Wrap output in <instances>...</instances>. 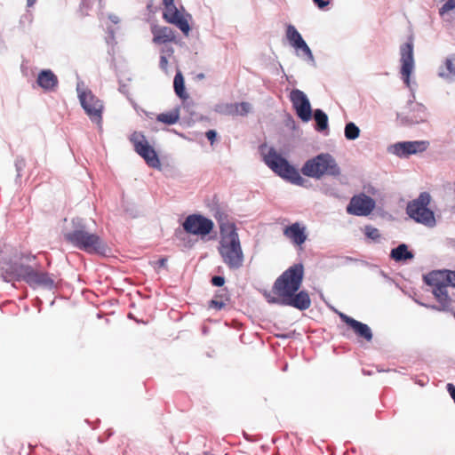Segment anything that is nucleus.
I'll use <instances>...</instances> for the list:
<instances>
[{
	"label": "nucleus",
	"instance_id": "nucleus-10",
	"mask_svg": "<svg viewBox=\"0 0 455 455\" xmlns=\"http://www.w3.org/2000/svg\"><path fill=\"white\" fill-rule=\"evenodd\" d=\"M285 36L290 45L294 48L296 55L312 67H315L316 62L311 49L293 25L288 24L286 26Z\"/></svg>",
	"mask_w": 455,
	"mask_h": 455
},
{
	"label": "nucleus",
	"instance_id": "nucleus-51",
	"mask_svg": "<svg viewBox=\"0 0 455 455\" xmlns=\"http://www.w3.org/2000/svg\"><path fill=\"white\" fill-rule=\"evenodd\" d=\"M197 77H198L199 79H202V78H204V75L201 73V74L197 75Z\"/></svg>",
	"mask_w": 455,
	"mask_h": 455
},
{
	"label": "nucleus",
	"instance_id": "nucleus-9",
	"mask_svg": "<svg viewBox=\"0 0 455 455\" xmlns=\"http://www.w3.org/2000/svg\"><path fill=\"white\" fill-rule=\"evenodd\" d=\"M76 92L81 107L85 114L92 122L100 124L104 109L103 102L91 90L84 87L83 81L77 82Z\"/></svg>",
	"mask_w": 455,
	"mask_h": 455
},
{
	"label": "nucleus",
	"instance_id": "nucleus-34",
	"mask_svg": "<svg viewBox=\"0 0 455 455\" xmlns=\"http://www.w3.org/2000/svg\"><path fill=\"white\" fill-rule=\"evenodd\" d=\"M226 306L224 299H212L209 301V307L215 308L217 310L222 309Z\"/></svg>",
	"mask_w": 455,
	"mask_h": 455
},
{
	"label": "nucleus",
	"instance_id": "nucleus-33",
	"mask_svg": "<svg viewBox=\"0 0 455 455\" xmlns=\"http://www.w3.org/2000/svg\"><path fill=\"white\" fill-rule=\"evenodd\" d=\"M455 9V0H448L439 10L440 15Z\"/></svg>",
	"mask_w": 455,
	"mask_h": 455
},
{
	"label": "nucleus",
	"instance_id": "nucleus-39",
	"mask_svg": "<svg viewBox=\"0 0 455 455\" xmlns=\"http://www.w3.org/2000/svg\"><path fill=\"white\" fill-rule=\"evenodd\" d=\"M168 66V60L166 55L160 56L159 67L162 70L166 71Z\"/></svg>",
	"mask_w": 455,
	"mask_h": 455
},
{
	"label": "nucleus",
	"instance_id": "nucleus-18",
	"mask_svg": "<svg viewBox=\"0 0 455 455\" xmlns=\"http://www.w3.org/2000/svg\"><path fill=\"white\" fill-rule=\"evenodd\" d=\"M339 316L341 321L348 325L358 337L364 339L366 341H371L372 339V331L366 323L359 322L341 312L339 313Z\"/></svg>",
	"mask_w": 455,
	"mask_h": 455
},
{
	"label": "nucleus",
	"instance_id": "nucleus-45",
	"mask_svg": "<svg viewBox=\"0 0 455 455\" xmlns=\"http://www.w3.org/2000/svg\"><path fill=\"white\" fill-rule=\"evenodd\" d=\"M447 245L451 248H453L455 250V239L450 238L446 242Z\"/></svg>",
	"mask_w": 455,
	"mask_h": 455
},
{
	"label": "nucleus",
	"instance_id": "nucleus-37",
	"mask_svg": "<svg viewBox=\"0 0 455 455\" xmlns=\"http://www.w3.org/2000/svg\"><path fill=\"white\" fill-rule=\"evenodd\" d=\"M215 218L219 222V225L221 224H234L233 222H229L228 220H226V215L223 212H217L215 213Z\"/></svg>",
	"mask_w": 455,
	"mask_h": 455
},
{
	"label": "nucleus",
	"instance_id": "nucleus-38",
	"mask_svg": "<svg viewBox=\"0 0 455 455\" xmlns=\"http://www.w3.org/2000/svg\"><path fill=\"white\" fill-rule=\"evenodd\" d=\"M205 136L210 143L212 145L217 139V132L215 130H209L205 132Z\"/></svg>",
	"mask_w": 455,
	"mask_h": 455
},
{
	"label": "nucleus",
	"instance_id": "nucleus-41",
	"mask_svg": "<svg viewBox=\"0 0 455 455\" xmlns=\"http://www.w3.org/2000/svg\"><path fill=\"white\" fill-rule=\"evenodd\" d=\"M162 55L172 56L174 52V50L172 46H164L161 49Z\"/></svg>",
	"mask_w": 455,
	"mask_h": 455
},
{
	"label": "nucleus",
	"instance_id": "nucleus-59",
	"mask_svg": "<svg viewBox=\"0 0 455 455\" xmlns=\"http://www.w3.org/2000/svg\"><path fill=\"white\" fill-rule=\"evenodd\" d=\"M179 234H182L181 232H176V235L178 236Z\"/></svg>",
	"mask_w": 455,
	"mask_h": 455
},
{
	"label": "nucleus",
	"instance_id": "nucleus-24",
	"mask_svg": "<svg viewBox=\"0 0 455 455\" xmlns=\"http://www.w3.org/2000/svg\"><path fill=\"white\" fill-rule=\"evenodd\" d=\"M173 88L176 95L181 100H187L188 94L186 92L184 77L180 71H178L173 79Z\"/></svg>",
	"mask_w": 455,
	"mask_h": 455
},
{
	"label": "nucleus",
	"instance_id": "nucleus-57",
	"mask_svg": "<svg viewBox=\"0 0 455 455\" xmlns=\"http://www.w3.org/2000/svg\"><path fill=\"white\" fill-rule=\"evenodd\" d=\"M187 16L191 19V14L187 13Z\"/></svg>",
	"mask_w": 455,
	"mask_h": 455
},
{
	"label": "nucleus",
	"instance_id": "nucleus-52",
	"mask_svg": "<svg viewBox=\"0 0 455 455\" xmlns=\"http://www.w3.org/2000/svg\"><path fill=\"white\" fill-rule=\"evenodd\" d=\"M203 455H212V454L210 453L209 451H204Z\"/></svg>",
	"mask_w": 455,
	"mask_h": 455
},
{
	"label": "nucleus",
	"instance_id": "nucleus-12",
	"mask_svg": "<svg viewBox=\"0 0 455 455\" xmlns=\"http://www.w3.org/2000/svg\"><path fill=\"white\" fill-rule=\"evenodd\" d=\"M182 228L188 234L205 236L212 232L214 223L211 219L202 214L193 213L186 217Z\"/></svg>",
	"mask_w": 455,
	"mask_h": 455
},
{
	"label": "nucleus",
	"instance_id": "nucleus-13",
	"mask_svg": "<svg viewBox=\"0 0 455 455\" xmlns=\"http://www.w3.org/2000/svg\"><path fill=\"white\" fill-rule=\"evenodd\" d=\"M429 147L427 140L400 141L390 145L387 151L400 158L424 152Z\"/></svg>",
	"mask_w": 455,
	"mask_h": 455
},
{
	"label": "nucleus",
	"instance_id": "nucleus-50",
	"mask_svg": "<svg viewBox=\"0 0 455 455\" xmlns=\"http://www.w3.org/2000/svg\"><path fill=\"white\" fill-rule=\"evenodd\" d=\"M172 2H174V0H163V3L171 4Z\"/></svg>",
	"mask_w": 455,
	"mask_h": 455
},
{
	"label": "nucleus",
	"instance_id": "nucleus-26",
	"mask_svg": "<svg viewBox=\"0 0 455 455\" xmlns=\"http://www.w3.org/2000/svg\"><path fill=\"white\" fill-rule=\"evenodd\" d=\"M180 119V108H175L172 110L157 115L156 120L163 124L172 125L176 124Z\"/></svg>",
	"mask_w": 455,
	"mask_h": 455
},
{
	"label": "nucleus",
	"instance_id": "nucleus-30",
	"mask_svg": "<svg viewBox=\"0 0 455 455\" xmlns=\"http://www.w3.org/2000/svg\"><path fill=\"white\" fill-rule=\"evenodd\" d=\"M14 166L17 172L16 180L21 178V172L26 167V160L22 156H17L14 160Z\"/></svg>",
	"mask_w": 455,
	"mask_h": 455
},
{
	"label": "nucleus",
	"instance_id": "nucleus-23",
	"mask_svg": "<svg viewBox=\"0 0 455 455\" xmlns=\"http://www.w3.org/2000/svg\"><path fill=\"white\" fill-rule=\"evenodd\" d=\"M312 116L315 122V130L317 132H323L328 129V116L327 114L320 108H316L313 111Z\"/></svg>",
	"mask_w": 455,
	"mask_h": 455
},
{
	"label": "nucleus",
	"instance_id": "nucleus-5",
	"mask_svg": "<svg viewBox=\"0 0 455 455\" xmlns=\"http://www.w3.org/2000/svg\"><path fill=\"white\" fill-rule=\"evenodd\" d=\"M12 272L18 281H24L34 290L42 288L47 291H54L58 288L52 274L39 270L31 265L14 264L12 267Z\"/></svg>",
	"mask_w": 455,
	"mask_h": 455
},
{
	"label": "nucleus",
	"instance_id": "nucleus-14",
	"mask_svg": "<svg viewBox=\"0 0 455 455\" xmlns=\"http://www.w3.org/2000/svg\"><path fill=\"white\" fill-rule=\"evenodd\" d=\"M290 100L297 116L302 122L307 123L311 120L313 110L311 103L304 92L299 89H293L290 92Z\"/></svg>",
	"mask_w": 455,
	"mask_h": 455
},
{
	"label": "nucleus",
	"instance_id": "nucleus-1",
	"mask_svg": "<svg viewBox=\"0 0 455 455\" xmlns=\"http://www.w3.org/2000/svg\"><path fill=\"white\" fill-rule=\"evenodd\" d=\"M304 277V267L301 263L288 267L275 281L272 291L277 295L273 297L265 294L269 304L292 307L300 311L307 310L311 306V299L307 291H299Z\"/></svg>",
	"mask_w": 455,
	"mask_h": 455
},
{
	"label": "nucleus",
	"instance_id": "nucleus-15",
	"mask_svg": "<svg viewBox=\"0 0 455 455\" xmlns=\"http://www.w3.org/2000/svg\"><path fill=\"white\" fill-rule=\"evenodd\" d=\"M376 203L371 196L361 193L354 196L348 204L347 205L346 211L348 214L354 216H368L375 208Z\"/></svg>",
	"mask_w": 455,
	"mask_h": 455
},
{
	"label": "nucleus",
	"instance_id": "nucleus-28",
	"mask_svg": "<svg viewBox=\"0 0 455 455\" xmlns=\"http://www.w3.org/2000/svg\"><path fill=\"white\" fill-rule=\"evenodd\" d=\"M435 272H439L441 280L455 288V271L443 269V270H434Z\"/></svg>",
	"mask_w": 455,
	"mask_h": 455
},
{
	"label": "nucleus",
	"instance_id": "nucleus-4",
	"mask_svg": "<svg viewBox=\"0 0 455 455\" xmlns=\"http://www.w3.org/2000/svg\"><path fill=\"white\" fill-rule=\"evenodd\" d=\"M223 262L230 269L243 266L244 256L235 224L220 225V241L218 248Z\"/></svg>",
	"mask_w": 455,
	"mask_h": 455
},
{
	"label": "nucleus",
	"instance_id": "nucleus-6",
	"mask_svg": "<svg viewBox=\"0 0 455 455\" xmlns=\"http://www.w3.org/2000/svg\"><path fill=\"white\" fill-rule=\"evenodd\" d=\"M265 164L279 177L290 183L300 187H307L308 180L304 179L299 171L289 161L282 156L274 148H270L264 156Z\"/></svg>",
	"mask_w": 455,
	"mask_h": 455
},
{
	"label": "nucleus",
	"instance_id": "nucleus-25",
	"mask_svg": "<svg viewBox=\"0 0 455 455\" xmlns=\"http://www.w3.org/2000/svg\"><path fill=\"white\" fill-rule=\"evenodd\" d=\"M450 75H455V54L448 56L444 60V67H440L438 76L447 78Z\"/></svg>",
	"mask_w": 455,
	"mask_h": 455
},
{
	"label": "nucleus",
	"instance_id": "nucleus-58",
	"mask_svg": "<svg viewBox=\"0 0 455 455\" xmlns=\"http://www.w3.org/2000/svg\"><path fill=\"white\" fill-rule=\"evenodd\" d=\"M363 265H368L366 261H362Z\"/></svg>",
	"mask_w": 455,
	"mask_h": 455
},
{
	"label": "nucleus",
	"instance_id": "nucleus-8",
	"mask_svg": "<svg viewBox=\"0 0 455 455\" xmlns=\"http://www.w3.org/2000/svg\"><path fill=\"white\" fill-rule=\"evenodd\" d=\"M431 196L428 192H421L419 196L410 201L406 206L407 215L416 223L433 228L436 226L435 212L428 207Z\"/></svg>",
	"mask_w": 455,
	"mask_h": 455
},
{
	"label": "nucleus",
	"instance_id": "nucleus-48",
	"mask_svg": "<svg viewBox=\"0 0 455 455\" xmlns=\"http://www.w3.org/2000/svg\"><path fill=\"white\" fill-rule=\"evenodd\" d=\"M285 77H286L287 81H288L290 84H293V83H294V81H292V80H291V79H292V76H285Z\"/></svg>",
	"mask_w": 455,
	"mask_h": 455
},
{
	"label": "nucleus",
	"instance_id": "nucleus-49",
	"mask_svg": "<svg viewBox=\"0 0 455 455\" xmlns=\"http://www.w3.org/2000/svg\"><path fill=\"white\" fill-rule=\"evenodd\" d=\"M347 261H356L357 259H353L351 257H347Z\"/></svg>",
	"mask_w": 455,
	"mask_h": 455
},
{
	"label": "nucleus",
	"instance_id": "nucleus-7",
	"mask_svg": "<svg viewBox=\"0 0 455 455\" xmlns=\"http://www.w3.org/2000/svg\"><path fill=\"white\" fill-rule=\"evenodd\" d=\"M300 171L303 175L315 180H320L324 175L338 177L340 174L339 164L329 153H321L307 160Z\"/></svg>",
	"mask_w": 455,
	"mask_h": 455
},
{
	"label": "nucleus",
	"instance_id": "nucleus-40",
	"mask_svg": "<svg viewBox=\"0 0 455 455\" xmlns=\"http://www.w3.org/2000/svg\"><path fill=\"white\" fill-rule=\"evenodd\" d=\"M313 2L319 9H323L330 4L329 0H313Z\"/></svg>",
	"mask_w": 455,
	"mask_h": 455
},
{
	"label": "nucleus",
	"instance_id": "nucleus-36",
	"mask_svg": "<svg viewBox=\"0 0 455 455\" xmlns=\"http://www.w3.org/2000/svg\"><path fill=\"white\" fill-rule=\"evenodd\" d=\"M211 283L216 287H221L225 283V278L222 275H214L212 277Z\"/></svg>",
	"mask_w": 455,
	"mask_h": 455
},
{
	"label": "nucleus",
	"instance_id": "nucleus-27",
	"mask_svg": "<svg viewBox=\"0 0 455 455\" xmlns=\"http://www.w3.org/2000/svg\"><path fill=\"white\" fill-rule=\"evenodd\" d=\"M345 138L348 140H355L360 136L359 127L353 122H348L344 129Z\"/></svg>",
	"mask_w": 455,
	"mask_h": 455
},
{
	"label": "nucleus",
	"instance_id": "nucleus-35",
	"mask_svg": "<svg viewBox=\"0 0 455 455\" xmlns=\"http://www.w3.org/2000/svg\"><path fill=\"white\" fill-rule=\"evenodd\" d=\"M107 33H108L107 43L108 44H116V30L113 28L108 27L107 28Z\"/></svg>",
	"mask_w": 455,
	"mask_h": 455
},
{
	"label": "nucleus",
	"instance_id": "nucleus-3",
	"mask_svg": "<svg viewBox=\"0 0 455 455\" xmlns=\"http://www.w3.org/2000/svg\"><path fill=\"white\" fill-rule=\"evenodd\" d=\"M63 237L67 243L76 249L90 254H105L106 243L95 233L88 229L86 220L73 218L63 230Z\"/></svg>",
	"mask_w": 455,
	"mask_h": 455
},
{
	"label": "nucleus",
	"instance_id": "nucleus-55",
	"mask_svg": "<svg viewBox=\"0 0 455 455\" xmlns=\"http://www.w3.org/2000/svg\"><path fill=\"white\" fill-rule=\"evenodd\" d=\"M381 275H382L383 276H385V277L387 276V275H386V274H385L383 271H381Z\"/></svg>",
	"mask_w": 455,
	"mask_h": 455
},
{
	"label": "nucleus",
	"instance_id": "nucleus-2",
	"mask_svg": "<svg viewBox=\"0 0 455 455\" xmlns=\"http://www.w3.org/2000/svg\"><path fill=\"white\" fill-rule=\"evenodd\" d=\"M413 41V36H408L407 41L401 44L399 49L401 77L405 85L411 91L412 99L409 100L407 103L409 111L406 114L398 113L397 119H399L403 124L407 126L426 123L428 118L427 108L422 103L413 101L415 95L411 86V76L415 68Z\"/></svg>",
	"mask_w": 455,
	"mask_h": 455
},
{
	"label": "nucleus",
	"instance_id": "nucleus-21",
	"mask_svg": "<svg viewBox=\"0 0 455 455\" xmlns=\"http://www.w3.org/2000/svg\"><path fill=\"white\" fill-rule=\"evenodd\" d=\"M153 43L156 44H165L175 41V32L169 27H153L152 28Z\"/></svg>",
	"mask_w": 455,
	"mask_h": 455
},
{
	"label": "nucleus",
	"instance_id": "nucleus-47",
	"mask_svg": "<svg viewBox=\"0 0 455 455\" xmlns=\"http://www.w3.org/2000/svg\"><path fill=\"white\" fill-rule=\"evenodd\" d=\"M36 0H27V6L31 7L36 4Z\"/></svg>",
	"mask_w": 455,
	"mask_h": 455
},
{
	"label": "nucleus",
	"instance_id": "nucleus-22",
	"mask_svg": "<svg viewBox=\"0 0 455 455\" xmlns=\"http://www.w3.org/2000/svg\"><path fill=\"white\" fill-rule=\"evenodd\" d=\"M414 254L409 251L406 243H400L390 251V258L396 262L406 261L413 259Z\"/></svg>",
	"mask_w": 455,
	"mask_h": 455
},
{
	"label": "nucleus",
	"instance_id": "nucleus-17",
	"mask_svg": "<svg viewBox=\"0 0 455 455\" xmlns=\"http://www.w3.org/2000/svg\"><path fill=\"white\" fill-rule=\"evenodd\" d=\"M164 5V12L163 18L170 24L175 25L185 36H188L191 28L188 20L182 15L174 2L171 4L163 3Z\"/></svg>",
	"mask_w": 455,
	"mask_h": 455
},
{
	"label": "nucleus",
	"instance_id": "nucleus-44",
	"mask_svg": "<svg viewBox=\"0 0 455 455\" xmlns=\"http://www.w3.org/2000/svg\"><path fill=\"white\" fill-rule=\"evenodd\" d=\"M108 18L113 24H118L120 22V18L114 13H109Z\"/></svg>",
	"mask_w": 455,
	"mask_h": 455
},
{
	"label": "nucleus",
	"instance_id": "nucleus-56",
	"mask_svg": "<svg viewBox=\"0 0 455 455\" xmlns=\"http://www.w3.org/2000/svg\"><path fill=\"white\" fill-rule=\"evenodd\" d=\"M419 304H420L421 306H424V307H428V306L425 305L424 303H419Z\"/></svg>",
	"mask_w": 455,
	"mask_h": 455
},
{
	"label": "nucleus",
	"instance_id": "nucleus-54",
	"mask_svg": "<svg viewBox=\"0 0 455 455\" xmlns=\"http://www.w3.org/2000/svg\"><path fill=\"white\" fill-rule=\"evenodd\" d=\"M173 132H174L177 135H180V136H181V137H182V134H180V132H175L174 130H173Z\"/></svg>",
	"mask_w": 455,
	"mask_h": 455
},
{
	"label": "nucleus",
	"instance_id": "nucleus-31",
	"mask_svg": "<svg viewBox=\"0 0 455 455\" xmlns=\"http://www.w3.org/2000/svg\"><path fill=\"white\" fill-rule=\"evenodd\" d=\"M236 112H238L241 116H245L251 110V104L248 102H241L234 105Z\"/></svg>",
	"mask_w": 455,
	"mask_h": 455
},
{
	"label": "nucleus",
	"instance_id": "nucleus-29",
	"mask_svg": "<svg viewBox=\"0 0 455 455\" xmlns=\"http://www.w3.org/2000/svg\"><path fill=\"white\" fill-rule=\"evenodd\" d=\"M364 235L365 236L375 242V243H380L381 242V234L379 230L371 225H366L364 227Z\"/></svg>",
	"mask_w": 455,
	"mask_h": 455
},
{
	"label": "nucleus",
	"instance_id": "nucleus-20",
	"mask_svg": "<svg viewBox=\"0 0 455 455\" xmlns=\"http://www.w3.org/2000/svg\"><path fill=\"white\" fill-rule=\"evenodd\" d=\"M36 83L44 91L52 92L58 87L59 80L51 69H43L38 73Z\"/></svg>",
	"mask_w": 455,
	"mask_h": 455
},
{
	"label": "nucleus",
	"instance_id": "nucleus-11",
	"mask_svg": "<svg viewBox=\"0 0 455 455\" xmlns=\"http://www.w3.org/2000/svg\"><path fill=\"white\" fill-rule=\"evenodd\" d=\"M130 140L134 145L135 152L145 160L149 167L160 169L161 163L157 153L153 147L148 144L142 133L134 132L131 135Z\"/></svg>",
	"mask_w": 455,
	"mask_h": 455
},
{
	"label": "nucleus",
	"instance_id": "nucleus-43",
	"mask_svg": "<svg viewBox=\"0 0 455 455\" xmlns=\"http://www.w3.org/2000/svg\"><path fill=\"white\" fill-rule=\"evenodd\" d=\"M447 391L455 403V386L451 383L447 384Z\"/></svg>",
	"mask_w": 455,
	"mask_h": 455
},
{
	"label": "nucleus",
	"instance_id": "nucleus-16",
	"mask_svg": "<svg viewBox=\"0 0 455 455\" xmlns=\"http://www.w3.org/2000/svg\"><path fill=\"white\" fill-rule=\"evenodd\" d=\"M439 276V272L432 271L424 275L423 280L426 284L433 287L434 296L444 308L450 305L451 299L447 291V283H444Z\"/></svg>",
	"mask_w": 455,
	"mask_h": 455
},
{
	"label": "nucleus",
	"instance_id": "nucleus-53",
	"mask_svg": "<svg viewBox=\"0 0 455 455\" xmlns=\"http://www.w3.org/2000/svg\"><path fill=\"white\" fill-rule=\"evenodd\" d=\"M431 307H432V308H434V309H438V310L440 309V308H439L438 307H436V306H432Z\"/></svg>",
	"mask_w": 455,
	"mask_h": 455
},
{
	"label": "nucleus",
	"instance_id": "nucleus-42",
	"mask_svg": "<svg viewBox=\"0 0 455 455\" xmlns=\"http://www.w3.org/2000/svg\"><path fill=\"white\" fill-rule=\"evenodd\" d=\"M215 298L217 299H224L225 302L228 299V294H227V291L225 290H221V291H219L217 292V294L215 295Z\"/></svg>",
	"mask_w": 455,
	"mask_h": 455
},
{
	"label": "nucleus",
	"instance_id": "nucleus-32",
	"mask_svg": "<svg viewBox=\"0 0 455 455\" xmlns=\"http://www.w3.org/2000/svg\"><path fill=\"white\" fill-rule=\"evenodd\" d=\"M234 105L232 104H219L216 105L214 110L218 113L228 114L232 111Z\"/></svg>",
	"mask_w": 455,
	"mask_h": 455
},
{
	"label": "nucleus",
	"instance_id": "nucleus-19",
	"mask_svg": "<svg viewBox=\"0 0 455 455\" xmlns=\"http://www.w3.org/2000/svg\"><path fill=\"white\" fill-rule=\"evenodd\" d=\"M283 235L296 245L303 244L307 240L306 228L299 222L292 223L283 229Z\"/></svg>",
	"mask_w": 455,
	"mask_h": 455
},
{
	"label": "nucleus",
	"instance_id": "nucleus-46",
	"mask_svg": "<svg viewBox=\"0 0 455 455\" xmlns=\"http://www.w3.org/2000/svg\"><path fill=\"white\" fill-rule=\"evenodd\" d=\"M166 262H167V259L165 258H161L159 260H158V266L159 267H165L166 265Z\"/></svg>",
	"mask_w": 455,
	"mask_h": 455
}]
</instances>
